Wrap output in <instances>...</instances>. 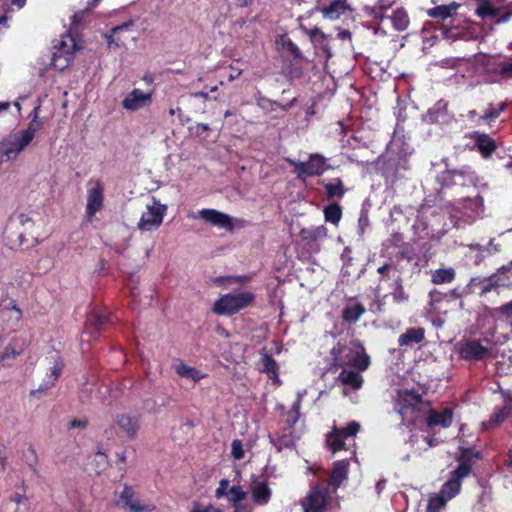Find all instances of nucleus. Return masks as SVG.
Returning a JSON list of instances; mask_svg holds the SVG:
<instances>
[{
    "label": "nucleus",
    "instance_id": "14",
    "mask_svg": "<svg viewBox=\"0 0 512 512\" xmlns=\"http://www.w3.org/2000/svg\"><path fill=\"white\" fill-rule=\"evenodd\" d=\"M199 217L218 228L232 232L235 228L234 219L224 212L216 209L204 208L199 211Z\"/></svg>",
    "mask_w": 512,
    "mask_h": 512
},
{
    "label": "nucleus",
    "instance_id": "10",
    "mask_svg": "<svg viewBox=\"0 0 512 512\" xmlns=\"http://www.w3.org/2000/svg\"><path fill=\"white\" fill-rule=\"evenodd\" d=\"M229 480L221 479L219 486L215 491V497L221 499L227 496L229 503L234 508V511L242 512L244 506L242 501L246 499L247 494L240 486H232L229 488Z\"/></svg>",
    "mask_w": 512,
    "mask_h": 512
},
{
    "label": "nucleus",
    "instance_id": "4",
    "mask_svg": "<svg viewBox=\"0 0 512 512\" xmlns=\"http://www.w3.org/2000/svg\"><path fill=\"white\" fill-rule=\"evenodd\" d=\"M255 299L251 292H240L237 294H225L215 301L213 312L217 315L232 316L240 310L250 306Z\"/></svg>",
    "mask_w": 512,
    "mask_h": 512
},
{
    "label": "nucleus",
    "instance_id": "45",
    "mask_svg": "<svg viewBox=\"0 0 512 512\" xmlns=\"http://www.w3.org/2000/svg\"><path fill=\"white\" fill-rule=\"evenodd\" d=\"M324 217L327 222L337 225L342 217V208L338 203H331L324 208Z\"/></svg>",
    "mask_w": 512,
    "mask_h": 512
},
{
    "label": "nucleus",
    "instance_id": "30",
    "mask_svg": "<svg viewBox=\"0 0 512 512\" xmlns=\"http://www.w3.org/2000/svg\"><path fill=\"white\" fill-rule=\"evenodd\" d=\"M261 372L266 373L274 383L280 384L279 367L272 355L265 353L261 357Z\"/></svg>",
    "mask_w": 512,
    "mask_h": 512
},
{
    "label": "nucleus",
    "instance_id": "26",
    "mask_svg": "<svg viewBox=\"0 0 512 512\" xmlns=\"http://www.w3.org/2000/svg\"><path fill=\"white\" fill-rule=\"evenodd\" d=\"M349 463L346 460H340L334 463L328 483V487L331 486L336 491L340 485L348 477Z\"/></svg>",
    "mask_w": 512,
    "mask_h": 512
},
{
    "label": "nucleus",
    "instance_id": "43",
    "mask_svg": "<svg viewBox=\"0 0 512 512\" xmlns=\"http://www.w3.org/2000/svg\"><path fill=\"white\" fill-rule=\"evenodd\" d=\"M461 490V483L450 477L441 487L440 494L445 496L447 500L455 497Z\"/></svg>",
    "mask_w": 512,
    "mask_h": 512
},
{
    "label": "nucleus",
    "instance_id": "20",
    "mask_svg": "<svg viewBox=\"0 0 512 512\" xmlns=\"http://www.w3.org/2000/svg\"><path fill=\"white\" fill-rule=\"evenodd\" d=\"M502 281L497 275L488 277H473L469 282V286L478 289V295L482 298L486 297L490 292L497 291L501 288Z\"/></svg>",
    "mask_w": 512,
    "mask_h": 512
},
{
    "label": "nucleus",
    "instance_id": "49",
    "mask_svg": "<svg viewBox=\"0 0 512 512\" xmlns=\"http://www.w3.org/2000/svg\"><path fill=\"white\" fill-rule=\"evenodd\" d=\"M492 275H497L499 280L502 281L501 287H508L512 285V270L509 265H503L496 270Z\"/></svg>",
    "mask_w": 512,
    "mask_h": 512
},
{
    "label": "nucleus",
    "instance_id": "31",
    "mask_svg": "<svg viewBox=\"0 0 512 512\" xmlns=\"http://www.w3.org/2000/svg\"><path fill=\"white\" fill-rule=\"evenodd\" d=\"M276 44L291 56L293 60L299 61L303 59V54L299 47L286 34L280 35L276 40Z\"/></svg>",
    "mask_w": 512,
    "mask_h": 512
},
{
    "label": "nucleus",
    "instance_id": "61",
    "mask_svg": "<svg viewBox=\"0 0 512 512\" xmlns=\"http://www.w3.org/2000/svg\"><path fill=\"white\" fill-rule=\"evenodd\" d=\"M10 500L12 502H15L16 504L22 503L24 500H26V497L22 494L15 493L10 497Z\"/></svg>",
    "mask_w": 512,
    "mask_h": 512
},
{
    "label": "nucleus",
    "instance_id": "46",
    "mask_svg": "<svg viewBox=\"0 0 512 512\" xmlns=\"http://www.w3.org/2000/svg\"><path fill=\"white\" fill-rule=\"evenodd\" d=\"M391 295L393 301L397 304L404 303L409 299V295L404 290L402 278L400 276H398L394 281V288Z\"/></svg>",
    "mask_w": 512,
    "mask_h": 512
},
{
    "label": "nucleus",
    "instance_id": "3",
    "mask_svg": "<svg viewBox=\"0 0 512 512\" xmlns=\"http://www.w3.org/2000/svg\"><path fill=\"white\" fill-rule=\"evenodd\" d=\"M289 166L293 167V173L298 179L305 180L310 177L323 175L331 168L328 159L319 153H312L306 161H298L294 159H286Z\"/></svg>",
    "mask_w": 512,
    "mask_h": 512
},
{
    "label": "nucleus",
    "instance_id": "34",
    "mask_svg": "<svg viewBox=\"0 0 512 512\" xmlns=\"http://www.w3.org/2000/svg\"><path fill=\"white\" fill-rule=\"evenodd\" d=\"M456 278V271L453 267L439 268L431 271V282L435 285L452 283Z\"/></svg>",
    "mask_w": 512,
    "mask_h": 512
},
{
    "label": "nucleus",
    "instance_id": "48",
    "mask_svg": "<svg viewBox=\"0 0 512 512\" xmlns=\"http://www.w3.org/2000/svg\"><path fill=\"white\" fill-rule=\"evenodd\" d=\"M301 399L300 397L293 403L292 408L287 413L286 424L287 428L294 429L295 424L300 418Z\"/></svg>",
    "mask_w": 512,
    "mask_h": 512
},
{
    "label": "nucleus",
    "instance_id": "33",
    "mask_svg": "<svg viewBox=\"0 0 512 512\" xmlns=\"http://www.w3.org/2000/svg\"><path fill=\"white\" fill-rule=\"evenodd\" d=\"M506 103L500 102L498 104L489 103L487 109L482 115L478 117V122H483L487 125L495 122L501 113L506 109Z\"/></svg>",
    "mask_w": 512,
    "mask_h": 512
},
{
    "label": "nucleus",
    "instance_id": "5",
    "mask_svg": "<svg viewBox=\"0 0 512 512\" xmlns=\"http://www.w3.org/2000/svg\"><path fill=\"white\" fill-rule=\"evenodd\" d=\"M483 342L489 343L487 338L461 340L456 345L460 358L469 362L485 361L492 357V351L484 346Z\"/></svg>",
    "mask_w": 512,
    "mask_h": 512
},
{
    "label": "nucleus",
    "instance_id": "27",
    "mask_svg": "<svg viewBox=\"0 0 512 512\" xmlns=\"http://www.w3.org/2000/svg\"><path fill=\"white\" fill-rule=\"evenodd\" d=\"M425 339V329L423 327H410L398 337L399 347H412L420 344Z\"/></svg>",
    "mask_w": 512,
    "mask_h": 512
},
{
    "label": "nucleus",
    "instance_id": "37",
    "mask_svg": "<svg viewBox=\"0 0 512 512\" xmlns=\"http://www.w3.org/2000/svg\"><path fill=\"white\" fill-rule=\"evenodd\" d=\"M326 443L333 454L341 450H346L344 438L338 433V427L333 426L332 430L326 436Z\"/></svg>",
    "mask_w": 512,
    "mask_h": 512
},
{
    "label": "nucleus",
    "instance_id": "64",
    "mask_svg": "<svg viewBox=\"0 0 512 512\" xmlns=\"http://www.w3.org/2000/svg\"><path fill=\"white\" fill-rule=\"evenodd\" d=\"M142 80L148 84V85H152L154 83V76L151 74V73H146L143 77H142Z\"/></svg>",
    "mask_w": 512,
    "mask_h": 512
},
{
    "label": "nucleus",
    "instance_id": "62",
    "mask_svg": "<svg viewBox=\"0 0 512 512\" xmlns=\"http://www.w3.org/2000/svg\"><path fill=\"white\" fill-rule=\"evenodd\" d=\"M338 38L341 40H351L352 34L349 30H342L338 33Z\"/></svg>",
    "mask_w": 512,
    "mask_h": 512
},
{
    "label": "nucleus",
    "instance_id": "24",
    "mask_svg": "<svg viewBox=\"0 0 512 512\" xmlns=\"http://www.w3.org/2000/svg\"><path fill=\"white\" fill-rule=\"evenodd\" d=\"M347 9V0H326L319 8L323 17L330 20L338 19Z\"/></svg>",
    "mask_w": 512,
    "mask_h": 512
},
{
    "label": "nucleus",
    "instance_id": "53",
    "mask_svg": "<svg viewBox=\"0 0 512 512\" xmlns=\"http://www.w3.org/2000/svg\"><path fill=\"white\" fill-rule=\"evenodd\" d=\"M360 430V424L356 421H351L347 426L339 428L338 433L345 439L347 437H354Z\"/></svg>",
    "mask_w": 512,
    "mask_h": 512
},
{
    "label": "nucleus",
    "instance_id": "35",
    "mask_svg": "<svg viewBox=\"0 0 512 512\" xmlns=\"http://www.w3.org/2000/svg\"><path fill=\"white\" fill-rule=\"evenodd\" d=\"M422 403V397L414 391H405L399 400V413L403 415L404 410H416V407Z\"/></svg>",
    "mask_w": 512,
    "mask_h": 512
},
{
    "label": "nucleus",
    "instance_id": "23",
    "mask_svg": "<svg viewBox=\"0 0 512 512\" xmlns=\"http://www.w3.org/2000/svg\"><path fill=\"white\" fill-rule=\"evenodd\" d=\"M269 437L270 442L278 451L283 449H293L296 446L294 429L285 427L277 431L273 436L270 435Z\"/></svg>",
    "mask_w": 512,
    "mask_h": 512
},
{
    "label": "nucleus",
    "instance_id": "47",
    "mask_svg": "<svg viewBox=\"0 0 512 512\" xmlns=\"http://www.w3.org/2000/svg\"><path fill=\"white\" fill-rule=\"evenodd\" d=\"M447 501V498L440 493L431 495L428 499L426 512H440Z\"/></svg>",
    "mask_w": 512,
    "mask_h": 512
},
{
    "label": "nucleus",
    "instance_id": "60",
    "mask_svg": "<svg viewBox=\"0 0 512 512\" xmlns=\"http://www.w3.org/2000/svg\"><path fill=\"white\" fill-rule=\"evenodd\" d=\"M18 219L22 226H25L28 223H33L32 219L25 213H20Z\"/></svg>",
    "mask_w": 512,
    "mask_h": 512
},
{
    "label": "nucleus",
    "instance_id": "42",
    "mask_svg": "<svg viewBox=\"0 0 512 512\" xmlns=\"http://www.w3.org/2000/svg\"><path fill=\"white\" fill-rule=\"evenodd\" d=\"M324 189L329 199L342 198L346 191L341 178H335L334 182L324 184Z\"/></svg>",
    "mask_w": 512,
    "mask_h": 512
},
{
    "label": "nucleus",
    "instance_id": "18",
    "mask_svg": "<svg viewBox=\"0 0 512 512\" xmlns=\"http://www.w3.org/2000/svg\"><path fill=\"white\" fill-rule=\"evenodd\" d=\"M486 72L492 82L501 83L512 79V58L507 61H495L486 65Z\"/></svg>",
    "mask_w": 512,
    "mask_h": 512
},
{
    "label": "nucleus",
    "instance_id": "39",
    "mask_svg": "<svg viewBox=\"0 0 512 512\" xmlns=\"http://www.w3.org/2000/svg\"><path fill=\"white\" fill-rule=\"evenodd\" d=\"M175 371L179 376L191 379L194 382H198L205 377V374L201 373L200 370L195 367L188 366L183 362H179L175 365Z\"/></svg>",
    "mask_w": 512,
    "mask_h": 512
},
{
    "label": "nucleus",
    "instance_id": "51",
    "mask_svg": "<svg viewBox=\"0 0 512 512\" xmlns=\"http://www.w3.org/2000/svg\"><path fill=\"white\" fill-rule=\"evenodd\" d=\"M510 414V409L507 406H503L494 411L490 417V424L497 426L501 424Z\"/></svg>",
    "mask_w": 512,
    "mask_h": 512
},
{
    "label": "nucleus",
    "instance_id": "22",
    "mask_svg": "<svg viewBox=\"0 0 512 512\" xmlns=\"http://www.w3.org/2000/svg\"><path fill=\"white\" fill-rule=\"evenodd\" d=\"M476 14L482 19H494L497 18L496 22H506L512 16V11H507L500 15V10L492 6L490 0H478V6L476 8Z\"/></svg>",
    "mask_w": 512,
    "mask_h": 512
},
{
    "label": "nucleus",
    "instance_id": "50",
    "mask_svg": "<svg viewBox=\"0 0 512 512\" xmlns=\"http://www.w3.org/2000/svg\"><path fill=\"white\" fill-rule=\"evenodd\" d=\"M64 368V363L58 359L53 367L50 368L49 380L46 383V388L52 387L55 385L56 380L61 375Z\"/></svg>",
    "mask_w": 512,
    "mask_h": 512
},
{
    "label": "nucleus",
    "instance_id": "2",
    "mask_svg": "<svg viewBox=\"0 0 512 512\" xmlns=\"http://www.w3.org/2000/svg\"><path fill=\"white\" fill-rule=\"evenodd\" d=\"M35 118L29 123V126L21 131L15 132L3 138L0 142V154L6 160H15L19 154L32 142L38 131L40 124Z\"/></svg>",
    "mask_w": 512,
    "mask_h": 512
},
{
    "label": "nucleus",
    "instance_id": "58",
    "mask_svg": "<svg viewBox=\"0 0 512 512\" xmlns=\"http://www.w3.org/2000/svg\"><path fill=\"white\" fill-rule=\"evenodd\" d=\"M88 426V420L86 419H73L70 421V428H86Z\"/></svg>",
    "mask_w": 512,
    "mask_h": 512
},
{
    "label": "nucleus",
    "instance_id": "11",
    "mask_svg": "<svg viewBox=\"0 0 512 512\" xmlns=\"http://www.w3.org/2000/svg\"><path fill=\"white\" fill-rule=\"evenodd\" d=\"M330 491L325 482L317 483L306 497L304 512H323L326 508Z\"/></svg>",
    "mask_w": 512,
    "mask_h": 512
},
{
    "label": "nucleus",
    "instance_id": "17",
    "mask_svg": "<svg viewBox=\"0 0 512 512\" xmlns=\"http://www.w3.org/2000/svg\"><path fill=\"white\" fill-rule=\"evenodd\" d=\"M250 493L255 505H266L272 496V491L267 480L260 481L258 476L253 475L250 484Z\"/></svg>",
    "mask_w": 512,
    "mask_h": 512
},
{
    "label": "nucleus",
    "instance_id": "13",
    "mask_svg": "<svg viewBox=\"0 0 512 512\" xmlns=\"http://www.w3.org/2000/svg\"><path fill=\"white\" fill-rule=\"evenodd\" d=\"M104 207V186L100 180L93 182V187L88 190L86 216L91 219L96 213Z\"/></svg>",
    "mask_w": 512,
    "mask_h": 512
},
{
    "label": "nucleus",
    "instance_id": "41",
    "mask_svg": "<svg viewBox=\"0 0 512 512\" xmlns=\"http://www.w3.org/2000/svg\"><path fill=\"white\" fill-rule=\"evenodd\" d=\"M485 310L492 318L496 320L505 319L512 324V300L496 308L487 307Z\"/></svg>",
    "mask_w": 512,
    "mask_h": 512
},
{
    "label": "nucleus",
    "instance_id": "15",
    "mask_svg": "<svg viewBox=\"0 0 512 512\" xmlns=\"http://www.w3.org/2000/svg\"><path fill=\"white\" fill-rule=\"evenodd\" d=\"M153 91L144 92L140 89H133L122 100V106L129 111H137L148 107L152 103Z\"/></svg>",
    "mask_w": 512,
    "mask_h": 512
},
{
    "label": "nucleus",
    "instance_id": "19",
    "mask_svg": "<svg viewBox=\"0 0 512 512\" xmlns=\"http://www.w3.org/2000/svg\"><path fill=\"white\" fill-rule=\"evenodd\" d=\"M454 419L453 409L445 407L441 411L430 408L426 418V424L429 428L442 427L448 428L452 425Z\"/></svg>",
    "mask_w": 512,
    "mask_h": 512
},
{
    "label": "nucleus",
    "instance_id": "6",
    "mask_svg": "<svg viewBox=\"0 0 512 512\" xmlns=\"http://www.w3.org/2000/svg\"><path fill=\"white\" fill-rule=\"evenodd\" d=\"M30 341L25 335H15L5 343V338L0 337V363L3 366H11L14 360L20 356L29 346Z\"/></svg>",
    "mask_w": 512,
    "mask_h": 512
},
{
    "label": "nucleus",
    "instance_id": "21",
    "mask_svg": "<svg viewBox=\"0 0 512 512\" xmlns=\"http://www.w3.org/2000/svg\"><path fill=\"white\" fill-rule=\"evenodd\" d=\"M111 323V313L109 311L100 310L93 311L89 314L86 321L87 329H94L91 332L92 335H99L102 331L106 330L108 325Z\"/></svg>",
    "mask_w": 512,
    "mask_h": 512
},
{
    "label": "nucleus",
    "instance_id": "57",
    "mask_svg": "<svg viewBox=\"0 0 512 512\" xmlns=\"http://www.w3.org/2000/svg\"><path fill=\"white\" fill-rule=\"evenodd\" d=\"M191 512H221V510L214 507L213 505L201 507L199 504H197L193 507Z\"/></svg>",
    "mask_w": 512,
    "mask_h": 512
},
{
    "label": "nucleus",
    "instance_id": "25",
    "mask_svg": "<svg viewBox=\"0 0 512 512\" xmlns=\"http://www.w3.org/2000/svg\"><path fill=\"white\" fill-rule=\"evenodd\" d=\"M116 423L129 439H134L140 429V420L137 416L120 414L117 416Z\"/></svg>",
    "mask_w": 512,
    "mask_h": 512
},
{
    "label": "nucleus",
    "instance_id": "63",
    "mask_svg": "<svg viewBox=\"0 0 512 512\" xmlns=\"http://www.w3.org/2000/svg\"><path fill=\"white\" fill-rule=\"evenodd\" d=\"M428 447H434L438 444V440L434 436L425 437Z\"/></svg>",
    "mask_w": 512,
    "mask_h": 512
},
{
    "label": "nucleus",
    "instance_id": "55",
    "mask_svg": "<svg viewBox=\"0 0 512 512\" xmlns=\"http://www.w3.org/2000/svg\"><path fill=\"white\" fill-rule=\"evenodd\" d=\"M231 454L237 460H240L244 457L243 444L240 440H233L231 444Z\"/></svg>",
    "mask_w": 512,
    "mask_h": 512
},
{
    "label": "nucleus",
    "instance_id": "52",
    "mask_svg": "<svg viewBox=\"0 0 512 512\" xmlns=\"http://www.w3.org/2000/svg\"><path fill=\"white\" fill-rule=\"evenodd\" d=\"M26 462L31 471L38 475V456L33 446H29L27 453L25 454Z\"/></svg>",
    "mask_w": 512,
    "mask_h": 512
},
{
    "label": "nucleus",
    "instance_id": "8",
    "mask_svg": "<svg viewBox=\"0 0 512 512\" xmlns=\"http://www.w3.org/2000/svg\"><path fill=\"white\" fill-rule=\"evenodd\" d=\"M167 212V206L161 204L155 197L153 198V205L147 206V212L143 213L137 227L142 231H150L157 229L163 222V218Z\"/></svg>",
    "mask_w": 512,
    "mask_h": 512
},
{
    "label": "nucleus",
    "instance_id": "16",
    "mask_svg": "<svg viewBox=\"0 0 512 512\" xmlns=\"http://www.w3.org/2000/svg\"><path fill=\"white\" fill-rule=\"evenodd\" d=\"M480 458L479 452H474L471 449L464 450L459 457V464L451 472V477L459 481L460 483L472 472V466L475 460Z\"/></svg>",
    "mask_w": 512,
    "mask_h": 512
},
{
    "label": "nucleus",
    "instance_id": "40",
    "mask_svg": "<svg viewBox=\"0 0 512 512\" xmlns=\"http://www.w3.org/2000/svg\"><path fill=\"white\" fill-rule=\"evenodd\" d=\"M390 19L393 28L397 31L406 30L410 23L408 13L404 8H397L396 10H394Z\"/></svg>",
    "mask_w": 512,
    "mask_h": 512
},
{
    "label": "nucleus",
    "instance_id": "44",
    "mask_svg": "<svg viewBox=\"0 0 512 512\" xmlns=\"http://www.w3.org/2000/svg\"><path fill=\"white\" fill-rule=\"evenodd\" d=\"M297 99L294 98L293 100H291L290 102L286 103V104H282L278 101H275V100H271L267 97H264V96H261L257 99V104L258 106H260L261 108L263 109H267L270 107V110H274L273 106H276L278 108H280L281 110L283 111H287L289 110L292 106L295 105Z\"/></svg>",
    "mask_w": 512,
    "mask_h": 512
},
{
    "label": "nucleus",
    "instance_id": "29",
    "mask_svg": "<svg viewBox=\"0 0 512 512\" xmlns=\"http://www.w3.org/2000/svg\"><path fill=\"white\" fill-rule=\"evenodd\" d=\"M459 4L452 2L449 5H439L427 10V15L437 21H445L451 18L453 13L457 11Z\"/></svg>",
    "mask_w": 512,
    "mask_h": 512
},
{
    "label": "nucleus",
    "instance_id": "59",
    "mask_svg": "<svg viewBox=\"0 0 512 512\" xmlns=\"http://www.w3.org/2000/svg\"><path fill=\"white\" fill-rule=\"evenodd\" d=\"M8 310L15 313V321L19 322L22 318V310L18 307V305L15 302H11L10 306L8 307Z\"/></svg>",
    "mask_w": 512,
    "mask_h": 512
},
{
    "label": "nucleus",
    "instance_id": "56",
    "mask_svg": "<svg viewBox=\"0 0 512 512\" xmlns=\"http://www.w3.org/2000/svg\"><path fill=\"white\" fill-rule=\"evenodd\" d=\"M241 278L240 277H232V276H220V277H216L214 279V283L217 284V285H224L226 283H232V282H237L239 281Z\"/></svg>",
    "mask_w": 512,
    "mask_h": 512
},
{
    "label": "nucleus",
    "instance_id": "9",
    "mask_svg": "<svg viewBox=\"0 0 512 512\" xmlns=\"http://www.w3.org/2000/svg\"><path fill=\"white\" fill-rule=\"evenodd\" d=\"M328 229L324 225L302 228L298 233V243L310 253L320 251L319 242L326 239Z\"/></svg>",
    "mask_w": 512,
    "mask_h": 512
},
{
    "label": "nucleus",
    "instance_id": "28",
    "mask_svg": "<svg viewBox=\"0 0 512 512\" xmlns=\"http://www.w3.org/2000/svg\"><path fill=\"white\" fill-rule=\"evenodd\" d=\"M135 22L132 19H129L128 21L122 23L121 25H117L113 27L108 34L105 35V38L107 40L108 46L112 47H121L124 45L125 39L120 37V33L129 31L133 26Z\"/></svg>",
    "mask_w": 512,
    "mask_h": 512
},
{
    "label": "nucleus",
    "instance_id": "54",
    "mask_svg": "<svg viewBox=\"0 0 512 512\" xmlns=\"http://www.w3.org/2000/svg\"><path fill=\"white\" fill-rule=\"evenodd\" d=\"M455 172H462L464 174H471V177H465L464 175L462 177H457L458 180L463 181L464 183H457V185L460 186H467L470 184H473L476 179L475 171L472 170L470 167H463L461 169H454Z\"/></svg>",
    "mask_w": 512,
    "mask_h": 512
},
{
    "label": "nucleus",
    "instance_id": "1",
    "mask_svg": "<svg viewBox=\"0 0 512 512\" xmlns=\"http://www.w3.org/2000/svg\"><path fill=\"white\" fill-rule=\"evenodd\" d=\"M331 355L335 368L349 366L358 371H365L371 363L365 347L359 340H351L346 344L337 343L332 348Z\"/></svg>",
    "mask_w": 512,
    "mask_h": 512
},
{
    "label": "nucleus",
    "instance_id": "7",
    "mask_svg": "<svg viewBox=\"0 0 512 512\" xmlns=\"http://www.w3.org/2000/svg\"><path fill=\"white\" fill-rule=\"evenodd\" d=\"M115 506L128 512H152L153 506L142 503L137 497L134 488L124 484L123 490L115 493Z\"/></svg>",
    "mask_w": 512,
    "mask_h": 512
},
{
    "label": "nucleus",
    "instance_id": "36",
    "mask_svg": "<svg viewBox=\"0 0 512 512\" xmlns=\"http://www.w3.org/2000/svg\"><path fill=\"white\" fill-rule=\"evenodd\" d=\"M365 312L366 309L361 303L348 305L342 311V319L346 323L353 324L356 323Z\"/></svg>",
    "mask_w": 512,
    "mask_h": 512
},
{
    "label": "nucleus",
    "instance_id": "38",
    "mask_svg": "<svg viewBox=\"0 0 512 512\" xmlns=\"http://www.w3.org/2000/svg\"><path fill=\"white\" fill-rule=\"evenodd\" d=\"M463 175L468 178L471 177V174L455 172L454 170H445L438 175L437 180L442 188L451 187L457 185V183H464L457 179V177H462Z\"/></svg>",
    "mask_w": 512,
    "mask_h": 512
},
{
    "label": "nucleus",
    "instance_id": "12",
    "mask_svg": "<svg viewBox=\"0 0 512 512\" xmlns=\"http://www.w3.org/2000/svg\"><path fill=\"white\" fill-rule=\"evenodd\" d=\"M469 137L474 140L472 149L477 150L484 159L491 158L498 149L496 140L485 132L473 131Z\"/></svg>",
    "mask_w": 512,
    "mask_h": 512
},
{
    "label": "nucleus",
    "instance_id": "32",
    "mask_svg": "<svg viewBox=\"0 0 512 512\" xmlns=\"http://www.w3.org/2000/svg\"><path fill=\"white\" fill-rule=\"evenodd\" d=\"M361 371L355 370H347L343 368L340 372L338 379L339 381L347 386H350L353 389H360L363 385V377L360 374Z\"/></svg>",
    "mask_w": 512,
    "mask_h": 512
}]
</instances>
